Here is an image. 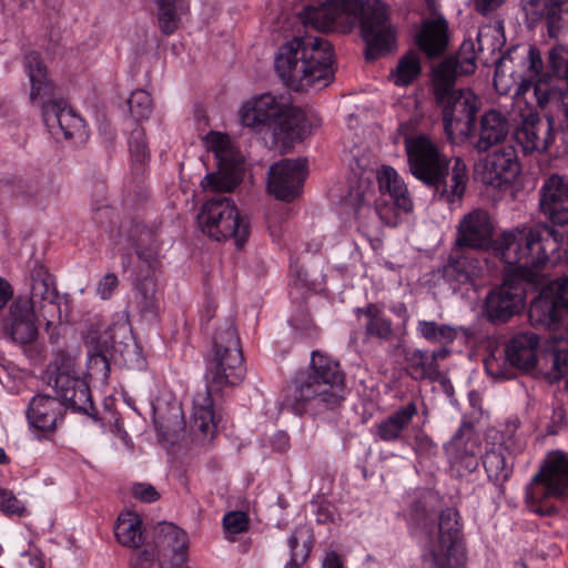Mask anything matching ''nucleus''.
<instances>
[{"label": "nucleus", "mask_w": 568, "mask_h": 568, "mask_svg": "<svg viewBox=\"0 0 568 568\" xmlns=\"http://www.w3.org/2000/svg\"><path fill=\"white\" fill-rule=\"evenodd\" d=\"M210 149L217 162V171L207 173L201 182L205 192L213 195L201 206L197 224L203 234L214 241L233 240L242 248L248 240L251 226L247 216L242 215L233 199L223 193L233 192L244 174V158L232 145L226 134H209Z\"/></svg>", "instance_id": "f257e3e1"}, {"label": "nucleus", "mask_w": 568, "mask_h": 568, "mask_svg": "<svg viewBox=\"0 0 568 568\" xmlns=\"http://www.w3.org/2000/svg\"><path fill=\"white\" fill-rule=\"evenodd\" d=\"M524 240L525 255L518 263L507 265L503 283L493 287L485 297L483 312L491 324H505L521 312L526 300V284H541L540 271L549 261V252L558 248L556 233L550 229L532 230Z\"/></svg>", "instance_id": "f03ea898"}, {"label": "nucleus", "mask_w": 568, "mask_h": 568, "mask_svg": "<svg viewBox=\"0 0 568 568\" xmlns=\"http://www.w3.org/2000/svg\"><path fill=\"white\" fill-rule=\"evenodd\" d=\"M298 19L305 28L331 32L361 22V36L365 42V59L377 60L389 54L396 47V30L389 23L384 7L365 11L363 0H324L304 7Z\"/></svg>", "instance_id": "7ed1b4c3"}, {"label": "nucleus", "mask_w": 568, "mask_h": 568, "mask_svg": "<svg viewBox=\"0 0 568 568\" xmlns=\"http://www.w3.org/2000/svg\"><path fill=\"white\" fill-rule=\"evenodd\" d=\"M213 352V358L206 365L205 394L194 397L189 424L190 433L201 444L212 439L216 430L213 395L237 385L245 374L240 338L232 325L214 335Z\"/></svg>", "instance_id": "20e7f679"}, {"label": "nucleus", "mask_w": 568, "mask_h": 568, "mask_svg": "<svg viewBox=\"0 0 568 568\" xmlns=\"http://www.w3.org/2000/svg\"><path fill=\"white\" fill-rule=\"evenodd\" d=\"M345 399V373L339 362L324 352L313 351L310 365L293 376L282 405L297 416H317L339 409Z\"/></svg>", "instance_id": "39448f33"}, {"label": "nucleus", "mask_w": 568, "mask_h": 568, "mask_svg": "<svg viewBox=\"0 0 568 568\" xmlns=\"http://www.w3.org/2000/svg\"><path fill=\"white\" fill-rule=\"evenodd\" d=\"M409 123L399 125L409 171L414 178L434 191V196L450 205L462 201L468 173L466 164L457 158L449 170V160L439 145L425 133L409 134Z\"/></svg>", "instance_id": "423d86ee"}, {"label": "nucleus", "mask_w": 568, "mask_h": 568, "mask_svg": "<svg viewBox=\"0 0 568 568\" xmlns=\"http://www.w3.org/2000/svg\"><path fill=\"white\" fill-rule=\"evenodd\" d=\"M516 97L542 110L557 108L568 119V45L555 44L545 55L530 45Z\"/></svg>", "instance_id": "0eeeda50"}, {"label": "nucleus", "mask_w": 568, "mask_h": 568, "mask_svg": "<svg viewBox=\"0 0 568 568\" xmlns=\"http://www.w3.org/2000/svg\"><path fill=\"white\" fill-rule=\"evenodd\" d=\"M274 67L293 90L324 88L334 78V50L322 37H294L278 48Z\"/></svg>", "instance_id": "6e6552de"}, {"label": "nucleus", "mask_w": 568, "mask_h": 568, "mask_svg": "<svg viewBox=\"0 0 568 568\" xmlns=\"http://www.w3.org/2000/svg\"><path fill=\"white\" fill-rule=\"evenodd\" d=\"M242 125L272 129L276 142L283 145L303 141L310 132L305 112L284 95L263 93L246 101L240 110Z\"/></svg>", "instance_id": "1a4fd4ad"}, {"label": "nucleus", "mask_w": 568, "mask_h": 568, "mask_svg": "<svg viewBox=\"0 0 568 568\" xmlns=\"http://www.w3.org/2000/svg\"><path fill=\"white\" fill-rule=\"evenodd\" d=\"M567 503L568 452L551 449L546 453L526 487V504L531 513L540 517L561 518Z\"/></svg>", "instance_id": "9d476101"}, {"label": "nucleus", "mask_w": 568, "mask_h": 568, "mask_svg": "<svg viewBox=\"0 0 568 568\" xmlns=\"http://www.w3.org/2000/svg\"><path fill=\"white\" fill-rule=\"evenodd\" d=\"M349 196L355 199L357 210L374 202L376 214L387 225H395L402 213L413 210L406 184L389 165H383L376 174L364 172L356 187H351Z\"/></svg>", "instance_id": "9b49d317"}, {"label": "nucleus", "mask_w": 568, "mask_h": 568, "mask_svg": "<svg viewBox=\"0 0 568 568\" xmlns=\"http://www.w3.org/2000/svg\"><path fill=\"white\" fill-rule=\"evenodd\" d=\"M537 229H549L548 226L531 227L528 232L504 233L494 239V226L489 216L481 211H474L466 215L459 224L456 244L462 250L489 251L506 265L518 263L525 255V240L528 233Z\"/></svg>", "instance_id": "f8f14e48"}, {"label": "nucleus", "mask_w": 568, "mask_h": 568, "mask_svg": "<svg viewBox=\"0 0 568 568\" xmlns=\"http://www.w3.org/2000/svg\"><path fill=\"white\" fill-rule=\"evenodd\" d=\"M568 318V275L559 276L542 285L528 308L530 325L537 329L559 333Z\"/></svg>", "instance_id": "ddd939ff"}, {"label": "nucleus", "mask_w": 568, "mask_h": 568, "mask_svg": "<svg viewBox=\"0 0 568 568\" xmlns=\"http://www.w3.org/2000/svg\"><path fill=\"white\" fill-rule=\"evenodd\" d=\"M435 99L443 112L445 132H458L470 136L476 132V116L479 110L476 95L471 91H456L446 82L435 85Z\"/></svg>", "instance_id": "4468645a"}, {"label": "nucleus", "mask_w": 568, "mask_h": 568, "mask_svg": "<svg viewBox=\"0 0 568 568\" xmlns=\"http://www.w3.org/2000/svg\"><path fill=\"white\" fill-rule=\"evenodd\" d=\"M437 526L438 536L429 541L432 568H463L466 551L458 511L454 508L442 510Z\"/></svg>", "instance_id": "2eb2a0df"}, {"label": "nucleus", "mask_w": 568, "mask_h": 568, "mask_svg": "<svg viewBox=\"0 0 568 568\" xmlns=\"http://www.w3.org/2000/svg\"><path fill=\"white\" fill-rule=\"evenodd\" d=\"M521 165L514 145H503L489 153L478 171L480 181L497 190L509 189L518 179Z\"/></svg>", "instance_id": "dca6fc26"}, {"label": "nucleus", "mask_w": 568, "mask_h": 568, "mask_svg": "<svg viewBox=\"0 0 568 568\" xmlns=\"http://www.w3.org/2000/svg\"><path fill=\"white\" fill-rule=\"evenodd\" d=\"M306 175L305 160L283 159L270 166L267 191L280 201L292 202L301 195Z\"/></svg>", "instance_id": "f3484780"}, {"label": "nucleus", "mask_w": 568, "mask_h": 568, "mask_svg": "<svg viewBox=\"0 0 568 568\" xmlns=\"http://www.w3.org/2000/svg\"><path fill=\"white\" fill-rule=\"evenodd\" d=\"M152 420L158 439L163 446H173L181 438L185 429L183 412L180 403L170 392H161L151 399Z\"/></svg>", "instance_id": "a211bd4d"}, {"label": "nucleus", "mask_w": 568, "mask_h": 568, "mask_svg": "<svg viewBox=\"0 0 568 568\" xmlns=\"http://www.w3.org/2000/svg\"><path fill=\"white\" fill-rule=\"evenodd\" d=\"M153 545L159 568H184L187 561V534L172 523H160L153 528Z\"/></svg>", "instance_id": "6ab92c4d"}, {"label": "nucleus", "mask_w": 568, "mask_h": 568, "mask_svg": "<svg viewBox=\"0 0 568 568\" xmlns=\"http://www.w3.org/2000/svg\"><path fill=\"white\" fill-rule=\"evenodd\" d=\"M513 140L524 154L547 151L555 140L554 119L530 111L515 129Z\"/></svg>", "instance_id": "aec40b11"}, {"label": "nucleus", "mask_w": 568, "mask_h": 568, "mask_svg": "<svg viewBox=\"0 0 568 568\" xmlns=\"http://www.w3.org/2000/svg\"><path fill=\"white\" fill-rule=\"evenodd\" d=\"M467 433L468 435H465L463 428H460L445 446L450 469L458 477L471 474L479 465L480 442L473 435L471 427L467 426Z\"/></svg>", "instance_id": "412c9836"}, {"label": "nucleus", "mask_w": 568, "mask_h": 568, "mask_svg": "<svg viewBox=\"0 0 568 568\" xmlns=\"http://www.w3.org/2000/svg\"><path fill=\"white\" fill-rule=\"evenodd\" d=\"M418 414L415 400H409L389 415L374 423L372 434L376 440L388 444H409V427Z\"/></svg>", "instance_id": "4be33fe9"}, {"label": "nucleus", "mask_w": 568, "mask_h": 568, "mask_svg": "<svg viewBox=\"0 0 568 568\" xmlns=\"http://www.w3.org/2000/svg\"><path fill=\"white\" fill-rule=\"evenodd\" d=\"M2 332L13 343L26 346L37 341L39 331L36 325V314L27 298L14 301L8 316L3 320Z\"/></svg>", "instance_id": "5701e85b"}, {"label": "nucleus", "mask_w": 568, "mask_h": 568, "mask_svg": "<svg viewBox=\"0 0 568 568\" xmlns=\"http://www.w3.org/2000/svg\"><path fill=\"white\" fill-rule=\"evenodd\" d=\"M541 213L554 225L568 224V179L552 174L540 190Z\"/></svg>", "instance_id": "b1692460"}, {"label": "nucleus", "mask_w": 568, "mask_h": 568, "mask_svg": "<svg viewBox=\"0 0 568 568\" xmlns=\"http://www.w3.org/2000/svg\"><path fill=\"white\" fill-rule=\"evenodd\" d=\"M520 449L517 439L510 435L498 445H493L480 457L488 480L501 487L513 475V454Z\"/></svg>", "instance_id": "393cba45"}, {"label": "nucleus", "mask_w": 568, "mask_h": 568, "mask_svg": "<svg viewBox=\"0 0 568 568\" xmlns=\"http://www.w3.org/2000/svg\"><path fill=\"white\" fill-rule=\"evenodd\" d=\"M524 9L532 23L545 22L550 38L568 24V0H528Z\"/></svg>", "instance_id": "a878e982"}, {"label": "nucleus", "mask_w": 568, "mask_h": 568, "mask_svg": "<svg viewBox=\"0 0 568 568\" xmlns=\"http://www.w3.org/2000/svg\"><path fill=\"white\" fill-rule=\"evenodd\" d=\"M48 384L54 388L57 399L64 408L87 413L92 407L90 388L79 375L49 377Z\"/></svg>", "instance_id": "bb28decb"}, {"label": "nucleus", "mask_w": 568, "mask_h": 568, "mask_svg": "<svg viewBox=\"0 0 568 568\" xmlns=\"http://www.w3.org/2000/svg\"><path fill=\"white\" fill-rule=\"evenodd\" d=\"M48 384L54 388L57 399L64 408L87 413L92 407L90 388L79 375L49 377Z\"/></svg>", "instance_id": "cd10ccee"}, {"label": "nucleus", "mask_w": 568, "mask_h": 568, "mask_svg": "<svg viewBox=\"0 0 568 568\" xmlns=\"http://www.w3.org/2000/svg\"><path fill=\"white\" fill-rule=\"evenodd\" d=\"M116 541L131 550L130 567L142 568V518L132 509H125L114 524Z\"/></svg>", "instance_id": "c85d7f7f"}, {"label": "nucleus", "mask_w": 568, "mask_h": 568, "mask_svg": "<svg viewBox=\"0 0 568 568\" xmlns=\"http://www.w3.org/2000/svg\"><path fill=\"white\" fill-rule=\"evenodd\" d=\"M42 116L51 134L71 139L83 128V120L63 101L49 100L42 104Z\"/></svg>", "instance_id": "c756f323"}, {"label": "nucleus", "mask_w": 568, "mask_h": 568, "mask_svg": "<svg viewBox=\"0 0 568 568\" xmlns=\"http://www.w3.org/2000/svg\"><path fill=\"white\" fill-rule=\"evenodd\" d=\"M356 320L363 332V341L378 339L389 342L394 337L393 321L385 314L383 306L368 303L354 310Z\"/></svg>", "instance_id": "7c9ffc66"}, {"label": "nucleus", "mask_w": 568, "mask_h": 568, "mask_svg": "<svg viewBox=\"0 0 568 568\" xmlns=\"http://www.w3.org/2000/svg\"><path fill=\"white\" fill-rule=\"evenodd\" d=\"M540 337L537 333L525 331L515 334L506 345L507 362L521 371H532L538 363Z\"/></svg>", "instance_id": "2f4dec72"}, {"label": "nucleus", "mask_w": 568, "mask_h": 568, "mask_svg": "<svg viewBox=\"0 0 568 568\" xmlns=\"http://www.w3.org/2000/svg\"><path fill=\"white\" fill-rule=\"evenodd\" d=\"M65 408L55 397L38 395L32 398L27 410V417L32 428L40 432H54L62 420Z\"/></svg>", "instance_id": "473e14b6"}, {"label": "nucleus", "mask_w": 568, "mask_h": 568, "mask_svg": "<svg viewBox=\"0 0 568 568\" xmlns=\"http://www.w3.org/2000/svg\"><path fill=\"white\" fill-rule=\"evenodd\" d=\"M416 44L428 58H438L448 45V22L444 17L427 19L416 36Z\"/></svg>", "instance_id": "72a5a7b5"}, {"label": "nucleus", "mask_w": 568, "mask_h": 568, "mask_svg": "<svg viewBox=\"0 0 568 568\" xmlns=\"http://www.w3.org/2000/svg\"><path fill=\"white\" fill-rule=\"evenodd\" d=\"M484 262L471 253H456L443 270V276L450 284H474L484 274Z\"/></svg>", "instance_id": "f704fd0d"}, {"label": "nucleus", "mask_w": 568, "mask_h": 568, "mask_svg": "<svg viewBox=\"0 0 568 568\" xmlns=\"http://www.w3.org/2000/svg\"><path fill=\"white\" fill-rule=\"evenodd\" d=\"M508 133V119L497 110L486 111L480 118L478 140L475 148L478 152H486L504 142Z\"/></svg>", "instance_id": "c9c22d12"}, {"label": "nucleus", "mask_w": 568, "mask_h": 568, "mask_svg": "<svg viewBox=\"0 0 568 568\" xmlns=\"http://www.w3.org/2000/svg\"><path fill=\"white\" fill-rule=\"evenodd\" d=\"M190 12V0H155V24L165 37L174 34Z\"/></svg>", "instance_id": "e433bc0d"}, {"label": "nucleus", "mask_w": 568, "mask_h": 568, "mask_svg": "<svg viewBox=\"0 0 568 568\" xmlns=\"http://www.w3.org/2000/svg\"><path fill=\"white\" fill-rule=\"evenodd\" d=\"M149 271L144 274V320L148 315L156 318L160 312L161 300L163 297L162 285L159 283V273L161 262L158 256L146 255L144 251V267Z\"/></svg>", "instance_id": "4c0bfd02"}, {"label": "nucleus", "mask_w": 568, "mask_h": 568, "mask_svg": "<svg viewBox=\"0 0 568 568\" xmlns=\"http://www.w3.org/2000/svg\"><path fill=\"white\" fill-rule=\"evenodd\" d=\"M129 108L128 124L134 125L129 139V150L132 163V170L139 172L142 165V131L139 128L140 120L142 119V97L139 91L132 92L126 100Z\"/></svg>", "instance_id": "58836bf2"}, {"label": "nucleus", "mask_w": 568, "mask_h": 568, "mask_svg": "<svg viewBox=\"0 0 568 568\" xmlns=\"http://www.w3.org/2000/svg\"><path fill=\"white\" fill-rule=\"evenodd\" d=\"M57 298L58 292L51 275L42 267L36 270L32 274L31 296L28 300L32 305V310L38 304L44 303L43 306L48 305L52 310L59 311Z\"/></svg>", "instance_id": "ea45409f"}, {"label": "nucleus", "mask_w": 568, "mask_h": 568, "mask_svg": "<svg viewBox=\"0 0 568 568\" xmlns=\"http://www.w3.org/2000/svg\"><path fill=\"white\" fill-rule=\"evenodd\" d=\"M405 369L414 381H437L440 369H436L430 361L429 351L414 348L405 353Z\"/></svg>", "instance_id": "a19ab883"}, {"label": "nucleus", "mask_w": 568, "mask_h": 568, "mask_svg": "<svg viewBox=\"0 0 568 568\" xmlns=\"http://www.w3.org/2000/svg\"><path fill=\"white\" fill-rule=\"evenodd\" d=\"M26 68L31 82L30 99L34 101L49 97L52 87L47 79V70L38 52L31 51L26 54Z\"/></svg>", "instance_id": "79ce46f5"}, {"label": "nucleus", "mask_w": 568, "mask_h": 568, "mask_svg": "<svg viewBox=\"0 0 568 568\" xmlns=\"http://www.w3.org/2000/svg\"><path fill=\"white\" fill-rule=\"evenodd\" d=\"M416 334L430 344L440 345H449L457 338V331L452 325L426 320L417 322Z\"/></svg>", "instance_id": "37998d69"}, {"label": "nucleus", "mask_w": 568, "mask_h": 568, "mask_svg": "<svg viewBox=\"0 0 568 568\" xmlns=\"http://www.w3.org/2000/svg\"><path fill=\"white\" fill-rule=\"evenodd\" d=\"M420 73L422 64L419 57L415 52L409 51L398 60L392 77L397 87H406L412 84Z\"/></svg>", "instance_id": "c03bdc74"}, {"label": "nucleus", "mask_w": 568, "mask_h": 568, "mask_svg": "<svg viewBox=\"0 0 568 568\" xmlns=\"http://www.w3.org/2000/svg\"><path fill=\"white\" fill-rule=\"evenodd\" d=\"M80 356V348L67 347L57 349L50 364V376L59 377L60 375H79L77 364Z\"/></svg>", "instance_id": "a18cd8bd"}, {"label": "nucleus", "mask_w": 568, "mask_h": 568, "mask_svg": "<svg viewBox=\"0 0 568 568\" xmlns=\"http://www.w3.org/2000/svg\"><path fill=\"white\" fill-rule=\"evenodd\" d=\"M291 327L304 338L317 337V327L313 322V318L308 310L304 306H300L296 312L292 315L288 321Z\"/></svg>", "instance_id": "49530a36"}, {"label": "nucleus", "mask_w": 568, "mask_h": 568, "mask_svg": "<svg viewBox=\"0 0 568 568\" xmlns=\"http://www.w3.org/2000/svg\"><path fill=\"white\" fill-rule=\"evenodd\" d=\"M88 374L91 378H94L102 384L108 382L110 374V363L104 353L101 351L89 353Z\"/></svg>", "instance_id": "de8ad7c7"}, {"label": "nucleus", "mask_w": 568, "mask_h": 568, "mask_svg": "<svg viewBox=\"0 0 568 568\" xmlns=\"http://www.w3.org/2000/svg\"><path fill=\"white\" fill-rule=\"evenodd\" d=\"M223 527L230 534H242L248 529V517L244 511H229L223 517Z\"/></svg>", "instance_id": "09e8293b"}, {"label": "nucleus", "mask_w": 568, "mask_h": 568, "mask_svg": "<svg viewBox=\"0 0 568 568\" xmlns=\"http://www.w3.org/2000/svg\"><path fill=\"white\" fill-rule=\"evenodd\" d=\"M408 445H412L416 455L422 457H430L437 454V445L427 434L420 430L415 434L413 440L412 437L409 438Z\"/></svg>", "instance_id": "8fccbe9b"}, {"label": "nucleus", "mask_w": 568, "mask_h": 568, "mask_svg": "<svg viewBox=\"0 0 568 568\" xmlns=\"http://www.w3.org/2000/svg\"><path fill=\"white\" fill-rule=\"evenodd\" d=\"M311 511L315 516V521L320 525L334 521L335 507L326 499L311 501Z\"/></svg>", "instance_id": "3c124183"}, {"label": "nucleus", "mask_w": 568, "mask_h": 568, "mask_svg": "<svg viewBox=\"0 0 568 568\" xmlns=\"http://www.w3.org/2000/svg\"><path fill=\"white\" fill-rule=\"evenodd\" d=\"M0 510L8 515L22 516L26 513L23 504L11 490L0 488Z\"/></svg>", "instance_id": "603ef678"}, {"label": "nucleus", "mask_w": 568, "mask_h": 568, "mask_svg": "<svg viewBox=\"0 0 568 568\" xmlns=\"http://www.w3.org/2000/svg\"><path fill=\"white\" fill-rule=\"evenodd\" d=\"M568 367V345L554 349L551 353V377L559 381L564 377Z\"/></svg>", "instance_id": "864d4df0"}, {"label": "nucleus", "mask_w": 568, "mask_h": 568, "mask_svg": "<svg viewBox=\"0 0 568 568\" xmlns=\"http://www.w3.org/2000/svg\"><path fill=\"white\" fill-rule=\"evenodd\" d=\"M567 425V414L566 410L561 407H555L552 409L550 420L546 425L547 435H557L559 434Z\"/></svg>", "instance_id": "5fc2aeb1"}, {"label": "nucleus", "mask_w": 568, "mask_h": 568, "mask_svg": "<svg viewBox=\"0 0 568 568\" xmlns=\"http://www.w3.org/2000/svg\"><path fill=\"white\" fill-rule=\"evenodd\" d=\"M118 276L114 273H108L98 283L97 293L102 300H108L118 287Z\"/></svg>", "instance_id": "6e6d98bb"}, {"label": "nucleus", "mask_w": 568, "mask_h": 568, "mask_svg": "<svg viewBox=\"0 0 568 568\" xmlns=\"http://www.w3.org/2000/svg\"><path fill=\"white\" fill-rule=\"evenodd\" d=\"M298 546H300L298 538L295 535L290 536L288 547L291 550V559H290L288 565L294 568H297L301 565H303L304 561L306 560V557L308 556V552H310V548H306L304 554L300 555Z\"/></svg>", "instance_id": "4d7b16f0"}, {"label": "nucleus", "mask_w": 568, "mask_h": 568, "mask_svg": "<svg viewBox=\"0 0 568 568\" xmlns=\"http://www.w3.org/2000/svg\"><path fill=\"white\" fill-rule=\"evenodd\" d=\"M506 0H475V8L478 12L487 14L499 8Z\"/></svg>", "instance_id": "13d9d810"}, {"label": "nucleus", "mask_w": 568, "mask_h": 568, "mask_svg": "<svg viewBox=\"0 0 568 568\" xmlns=\"http://www.w3.org/2000/svg\"><path fill=\"white\" fill-rule=\"evenodd\" d=\"M450 355V351L447 348V345H442L440 348L429 351V357L436 369H439L438 361L446 359Z\"/></svg>", "instance_id": "bf43d9fd"}, {"label": "nucleus", "mask_w": 568, "mask_h": 568, "mask_svg": "<svg viewBox=\"0 0 568 568\" xmlns=\"http://www.w3.org/2000/svg\"><path fill=\"white\" fill-rule=\"evenodd\" d=\"M322 568H344L341 556L335 551H329L323 561Z\"/></svg>", "instance_id": "052dcab7"}, {"label": "nucleus", "mask_w": 568, "mask_h": 568, "mask_svg": "<svg viewBox=\"0 0 568 568\" xmlns=\"http://www.w3.org/2000/svg\"><path fill=\"white\" fill-rule=\"evenodd\" d=\"M12 295L10 284L0 277V310L7 304Z\"/></svg>", "instance_id": "680f3d73"}, {"label": "nucleus", "mask_w": 568, "mask_h": 568, "mask_svg": "<svg viewBox=\"0 0 568 568\" xmlns=\"http://www.w3.org/2000/svg\"><path fill=\"white\" fill-rule=\"evenodd\" d=\"M20 194L27 196H37L40 194L38 187L33 186L30 181L20 180Z\"/></svg>", "instance_id": "e2e57ef3"}, {"label": "nucleus", "mask_w": 568, "mask_h": 568, "mask_svg": "<svg viewBox=\"0 0 568 568\" xmlns=\"http://www.w3.org/2000/svg\"><path fill=\"white\" fill-rule=\"evenodd\" d=\"M159 498V491L152 485L144 484V504L156 501Z\"/></svg>", "instance_id": "0e129e2a"}, {"label": "nucleus", "mask_w": 568, "mask_h": 568, "mask_svg": "<svg viewBox=\"0 0 568 568\" xmlns=\"http://www.w3.org/2000/svg\"><path fill=\"white\" fill-rule=\"evenodd\" d=\"M93 211L95 212L94 219L101 224L104 223V219L110 216V207L108 205L94 207Z\"/></svg>", "instance_id": "69168bd1"}, {"label": "nucleus", "mask_w": 568, "mask_h": 568, "mask_svg": "<svg viewBox=\"0 0 568 568\" xmlns=\"http://www.w3.org/2000/svg\"><path fill=\"white\" fill-rule=\"evenodd\" d=\"M281 445L277 447L278 450L285 452L288 448V437L285 433L278 434Z\"/></svg>", "instance_id": "338daca9"}, {"label": "nucleus", "mask_w": 568, "mask_h": 568, "mask_svg": "<svg viewBox=\"0 0 568 568\" xmlns=\"http://www.w3.org/2000/svg\"><path fill=\"white\" fill-rule=\"evenodd\" d=\"M490 41L489 37L488 36H485L481 32L478 33V37H477V47H478V51L479 52H483L484 51V45H485V42H488Z\"/></svg>", "instance_id": "774afa93"}]
</instances>
